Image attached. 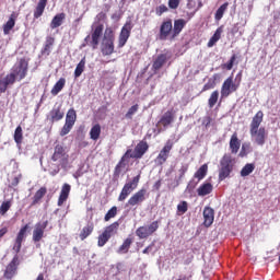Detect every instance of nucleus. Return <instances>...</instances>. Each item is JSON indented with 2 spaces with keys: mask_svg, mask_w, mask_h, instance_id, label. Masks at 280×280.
<instances>
[{
  "mask_svg": "<svg viewBox=\"0 0 280 280\" xmlns=\"http://www.w3.org/2000/svg\"><path fill=\"white\" fill-rule=\"evenodd\" d=\"M47 194V188L46 187H42L39 188L34 197H33V201L31 203V207H36V205H38V202H40V200H43V197Z\"/></svg>",
  "mask_w": 280,
  "mask_h": 280,
  "instance_id": "nucleus-28",
  "label": "nucleus"
},
{
  "mask_svg": "<svg viewBox=\"0 0 280 280\" xmlns=\"http://www.w3.org/2000/svg\"><path fill=\"white\" fill-rule=\"evenodd\" d=\"M5 233H8V228H2L0 230V240H1V237H3V235H5Z\"/></svg>",
  "mask_w": 280,
  "mask_h": 280,
  "instance_id": "nucleus-62",
  "label": "nucleus"
},
{
  "mask_svg": "<svg viewBox=\"0 0 280 280\" xmlns=\"http://www.w3.org/2000/svg\"><path fill=\"white\" fill-rule=\"evenodd\" d=\"M86 66V58L83 57L81 61L77 65L74 70V78H80L84 73V67Z\"/></svg>",
  "mask_w": 280,
  "mask_h": 280,
  "instance_id": "nucleus-39",
  "label": "nucleus"
},
{
  "mask_svg": "<svg viewBox=\"0 0 280 280\" xmlns=\"http://www.w3.org/2000/svg\"><path fill=\"white\" fill-rule=\"evenodd\" d=\"M242 143L240 142V139L237 138V133H233L230 139V150L232 154H237L240 152Z\"/></svg>",
  "mask_w": 280,
  "mask_h": 280,
  "instance_id": "nucleus-25",
  "label": "nucleus"
},
{
  "mask_svg": "<svg viewBox=\"0 0 280 280\" xmlns=\"http://www.w3.org/2000/svg\"><path fill=\"white\" fill-rule=\"evenodd\" d=\"M66 83L67 80H65V78L59 79L50 91L51 95H58V93L65 89Z\"/></svg>",
  "mask_w": 280,
  "mask_h": 280,
  "instance_id": "nucleus-33",
  "label": "nucleus"
},
{
  "mask_svg": "<svg viewBox=\"0 0 280 280\" xmlns=\"http://www.w3.org/2000/svg\"><path fill=\"white\" fill-rule=\"evenodd\" d=\"M148 190H145V188L138 190L128 199L126 207H139L140 205H143V202H145Z\"/></svg>",
  "mask_w": 280,
  "mask_h": 280,
  "instance_id": "nucleus-10",
  "label": "nucleus"
},
{
  "mask_svg": "<svg viewBox=\"0 0 280 280\" xmlns=\"http://www.w3.org/2000/svg\"><path fill=\"white\" fill-rule=\"evenodd\" d=\"M167 58H170L167 56V54H161L159 55L155 60L153 61V69L154 71H159V69H161L163 67V65H165V62H167Z\"/></svg>",
  "mask_w": 280,
  "mask_h": 280,
  "instance_id": "nucleus-26",
  "label": "nucleus"
},
{
  "mask_svg": "<svg viewBox=\"0 0 280 280\" xmlns=\"http://www.w3.org/2000/svg\"><path fill=\"white\" fill-rule=\"evenodd\" d=\"M93 233V224L90 223L86 226H84L80 233V238L82 241L86 240L89 237V235H91Z\"/></svg>",
  "mask_w": 280,
  "mask_h": 280,
  "instance_id": "nucleus-41",
  "label": "nucleus"
},
{
  "mask_svg": "<svg viewBox=\"0 0 280 280\" xmlns=\"http://www.w3.org/2000/svg\"><path fill=\"white\" fill-rule=\"evenodd\" d=\"M56 42V39L51 36L46 38L45 42V47L43 49V54H45L46 56H49L51 54V47H54V43Z\"/></svg>",
  "mask_w": 280,
  "mask_h": 280,
  "instance_id": "nucleus-38",
  "label": "nucleus"
},
{
  "mask_svg": "<svg viewBox=\"0 0 280 280\" xmlns=\"http://www.w3.org/2000/svg\"><path fill=\"white\" fill-rule=\"evenodd\" d=\"M130 32H132V22L128 21L120 31L118 47H124L126 43H128V39L130 38Z\"/></svg>",
  "mask_w": 280,
  "mask_h": 280,
  "instance_id": "nucleus-12",
  "label": "nucleus"
},
{
  "mask_svg": "<svg viewBox=\"0 0 280 280\" xmlns=\"http://www.w3.org/2000/svg\"><path fill=\"white\" fill-rule=\"evenodd\" d=\"M10 84H14V82H10L8 80V74L5 75L4 79H0V94L5 93V91H8V86H10Z\"/></svg>",
  "mask_w": 280,
  "mask_h": 280,
  "instance_id": "nucleus-43",
  "label": "nucleus"
},
{
  "mask_svg": "<svg viewBox=\"0 0 280 280\" xmlns=\"http://www.w3.org/2000/svg\"><path fill=\"white\" fill-rule=\"evenodd\" d=\"M110 240L109 236H107L104 232L98 236V243L97 245L100 247L105 246L106 242H108Z\"/></svg>",
  "mask_w": 280,
  "mask_h": 280,
  "instance_id": "nucleus-50",
  "label": "nucleus"
},
{
  "mask_svg": "<svg viewBox=\"0 0 280 280\" xmlns=\"http://www.w3.org/2000/svg\"><path fill=\"white\" fill-rule=\"evenodd\" d=\"M77 119H78V114L75 113V109L70 108L67 112L66 122L60 131V137H66V135H69V132H71V130L73 129V126H75Z\"/></svg>",
  "mask_w": 280,
  "mask_h": 280,
  "instance_id": "nucleus-6",
  "label": "nucleus"
},
{
  "mask_svg": "<svg viewBox=\"0 0 280 280\" xmlns=\"http://www.w3.org/2000/svg\"><path fill=\"white\" fill-rule=\"evenodd\" d=\"M50 121H60L65 117V112L62 110V107L60 105L55 106L49 112Z\"/></svg>",
  "mask_w": 280,
  "mask_h": 280,
  "instance_id": "nucleus-23",
  "label": "nucleus"
},
{
  "mask_svg": "<svg viewBox=\"0 0 280 280\" xmlns=\"http://www.w3.org/2000/svg\"><path fill=\"white\" fill-rule=\"evenodd\" d=\"M45 8H47V0H39L34 11V19H40L43 12H45Z\"/></svg>",
  "mask_w": 280,
  "mask_h": 280,
  "instance_id": "nucleus-30",
  "label": "nucleus"
},
{
  "mask_svg": "<svg viewBox=\"0 0 280 280\" xmlns=\"http://www.w3.org/2000/svg\"><path fill=\"white\" fill-rule=\"evenodd\" d=\"M103 32L104 24H97L92 33V40L90 42L93 49H97V45H100V38H102Z\"/></svg>",
  "mask_w": 280,
  "mask_h": 280,
  "instance_id": "nucleus-17",
  "label": "nucleus"
},
{
  "mask_svg": "<svg viewBox=\"0 0 280 280\" xmlns=\"http://www.w3.org/2000/svg\"><path fill=\"white\" fill-rule=\"evenodd\" d=\"M178 5H180V0H168V8L171 10L178 9Z\"/></svg>",
  "mask_w": 280,
  "mask_h": 280,
  "instance_id": "nucleus-54",
  "label": "nucleus"
},
{
  "mask_svg": "<svg viewBox=\"0 0 280 280\" xmlns=\"http://www.w3.org/2000/svg\"><path fill=\"white\" fill-rule=\"evenodd\" d=\"M229 10V2H224L215 12L214 19L215 21H222V18L224 16V12Z\"/></svg>",
  "mask_w": 280,
  "mask_h": 280,
  "instance_id": "nucleus-40",
  "label": "nucleus"
},
{
  "mask_svg": "<svg viewBox=\"0 0 280 280\" xmlns=\"http://www.w3.org/2000/svg\"><path fill=\"white\" fill-rule=\"evenodd\" d=\"M81 176H84V171H82V167H80L74 174L73 178H81Z\"/></svg>",
  "mask_w": 280,
  "mask_h": 280,
  "instance_id": "nucleus-59",
  "label": "nucleus"
},
{
  "mask_svg": "<svg viewBox=\"0 0 280 280\" xmlns=\"http://www.w3.org/2000/svg\"><path fill=\"white\" fill-rule=\"evenodd\" d=\"M235 91H237V84L233 83V77H230L222 84L221 96L229 97Z\"/></svg>",
  "mask_w": 280,
  "mask_h": 280,
  "instance_id": "nucleus-13",
  "label": "nucleus"
},
{
  "mask_svg": "<svg viewBox=\"0 0 280 280\" xmlns=\"http://www.w3.org/2000/svg\"><path fill=\"white\" fill-rule=\"evenodd\" d=\"M172 148H174V143L172 140L166 141L165 145L162 148L154 162L155 165H164L170 159V153L172 152Z\"/></svg>",
  "mask_w": 280,
  "mask_h": 280,
  "instance_id": "nucleus-8",
  "label": "nucleus"
},
{
  "mask_svg": "<svg viewBox=\"0 0 280 280\" xmlns=\"http://www.w3.org/2000/svg\"><path fill=\"white\" fill-rule=\"evenodd\" d=\"M203 224L209 228L213 224V220H215V211L211 207H206L203 209Z\"/></svg>",
  "mask_w": 280,
  "mask_h": 280,
  "instance_id": "nucleus-20",
  "label": "nucleus"
},
{
  "mask_svg": "<svg viewBox=\"0 0 280 280\" xmlns=\"http://www.w3.org/2000/svg\"><path fill=\"white\" fill-rule=\"evenodd\" d=\"M21 177L22 175H18L15 177H13L12 182H11V187H16L19 185V183L21 182Z\"/></svg>",
  "mask_w": 280,
  "mask_h": 280,
  "instance_id": "nucleus-57",
  "label": "nucleus"
},
{
  "mask_svg": "<svg viewBox=\"0 0 280 280\" xmlns=\"http://www.w3.org/2000/svg\"><path fill=\"white\" fill-rule=\"evenodd\" d=\"M115 215H117V207L116 206L112 207L107 211V213L105 214V218H104L105 222H108L109 220H112V218H115Z\"/></svg>",
  "mask_w": 280,
  "mask_h": 280,
  "instance_id": "nucleus-47",
  "label": "nucleus"
},
{
  "mask_svg": "<svg viewBox=\"0 0 280 280\" xmlns=\"http://www.w3.org/2000/svg\"><path fill=\"white\" fill-rule=\"evenodd\" d=\"M69 194H71V185L63 184L61 187V191L58 199V207H62L65 202H67V199L69 198Z\"/></svg>",
  "mask_w": 280,
  "mask_h": 280,
  "instance_id": "nucleus-22",
  "label": "nucleus"
},
{
  "mask_svg": "<svg viewBox=\"0 0 280 280\" xmlns=\"http://www.w3.org/2000/svg\"><path fill=\"white\" fill-rule=\"evenodd\" d=\"M139 110V105L136 104V105H132L127 114L125 115L126 119H132L133 115Z\"/></svg>",
  "mask_w": 280,
  "mask_h": 280,
  "instance_id": "nucleus-49",
  "label": "nucleus"
},
{
  "mask_svg": "<svg viewBox=\"0 0 280 280\" xmlns=\"http://www.w3.org/2000/svg\"><path fill=\"white\" fill-rule=\"evenodd\" d=\"M221 37H222V27H219L209 39L208 47H213V45H215V43H218V40H220Z\"/></svg>",
  "mask_w": 280,
  "mask_h": 280,
  "instance_id": "nucleus-36",
  "label": "nucleus"
},
{
  "mask_svg": "<svg viewBox=\"0 0 280 280\" xmlns=\"http://www.w3.org/2000/svg\"><path fill=\"white\" fill-rule=\"evenodd\" d=\"M49 224L48 221L38 222L35 224V228L33 230V242H40L45 235V229H47V225Z\"/></svg>",
  "mask_w": 280,
  "mask_h": 280,
  "instance_id": "nucleus-15",
  "label": "nucleus"
},
{
  "mask_svg": "<svg viewBox=\"0 0 280 280\" xmlns=\"http://www.w3.org/2000/svg\"><path fill=\"white\" fill-rule=\"evenodd\" d=\"M207 172H209V166L207 164L201 165L194 174V178L188 183L187 189H196L198 183L207 176Z\"/></svg>",
  "mask_w": 280,
  "mask_h": 280,
  "instance_id": "nucleus-9",
  "label": "nucleus"
},
{
  "mask_svg": "<svg viewBox=\"0 0 280 280\" xmlns=\"http://www.w3.org/2000/svg\"><path fill=\"white\" fill-rule=\"evenodd\" d=\"M189 170V166L187 164L182 165V167L179 168V178H183V176H185V174H187V171Z\"/></svg>",
  "mask_w": 280,
  "mask_h": 280,
  "instance_id": "nucleus-55",
  "label": "nucleus"
},
{
  "mask_svg": "<svg viewBox=\"0 0 280 280\" xmlns=\"http://www.w3.org/2000/svg\"><path fill=\"white\" fill-rule=\"evenodd\" d=\"M172 121H174V116L172 115V112H166L161 120H160V124L162 126H164V128H167V126H170V124H172Z\"/></svg>",
  "mask_w": 280,
  "mask_h": 280,
  "instance_id": "nucleus-35",
  "label": "nucleus"
},
{
  "mask_svg": "<svg viewBox=\"0 0 280 280\" xmlns=\"http://www.w3.org/2000/svg\"><path fill=\"white\" fill-rule=\"evenodd\" d=\"M101 51L103 56H110L115 51V44L112 40H103L101 44Z\"/></svg>",
  "mask_w": 280,
  "mask_h": 280,
  "instance_id": "nucleus-24",
  "label": "nucleus"
},
{
  "mask_svg": "<svg viewBox=\"0 0 280 280\" xmlns=\"http://www.w3.org/2000/svg\"><path fill=\"white\" fill-rule=\"evenodd\" d=\"M255 172V164L247 163L242 170H241V176L243 178H246V176H250Z\"/></svg>",
  "mask_w": 280,
  "mask_h": 280,
  "instance_id": "nucleus-37",
  "label": "nucleus"
},
{
  "mask_svg": "<svg viewBox=\"0 0 280 280\" xmlns=\"http://www.w3.org/2000/svg\"><path fill=\"white\" fill-rule=\"evenodd\" d=\"M173 27L174 24H172V20L168 19L163 21L160 25V33L158 35L159 40H167L170 36L172 38V32H174Z\"/></svg>",
  "mask_w": 280,
  "mask_h": 280,
  "instance_id": "nucleus-11",
  "label": "nucleus"
},
{
  "mask_svg": "<svg viewBox=\"0 0 280 280\" xmlns=\"http://www.w3.org/2000/svg\"><path fill=\"white\" fill-rule=\"evenodd\" d=\"M215 86V80H209L207 84H205L203 90L209 91V89H214Z\"/></svg>",
  "mask_w": 280,
  "mask_h": 280,
  "instance_id": "nucleus-56",
  "label": "nucleus"
},
{
  "mask_svg": "<svg viewBox=\"0 0 280 280\" xmlns=\"http://www.w3.org/2000/svg\"><path fill=\"white\" fill-rule=\"evenodd\" d=\"M104 16H105V14L101 12V13H98L96 15V20L95 21H102L104 19Z\"/></svg>",
  "mask_w": 280,
  "mask_h": 280,
  "instance_id": "nucleus-63",
  "label": "nucleus"
},
{
  "mask_svg": "<svg viewBox=\"0 0 280 280\" xmlns=\"http://www.w3.org/2000/svg\"><path fill=\"white\" fill-rule=\"evenodd\" d=\"M159 231V221H153L149 225L140 226L136 230V235L139 237V240H148L150 235L153 233H156Z\"/></svg>",
  "mask_w": 280,
  "mask_h": 280,
  "instance_id": "nucleus-7",
  "label": "nucleus"
},
{
  "mask_svg": "<svg viewBox=\"0 0 280 280\" xmlns=\"http://www.w3.org/2000/svg\"><path fill=\"white\" fill-rule=\"evenodd\" d=\"M100 135H102V126L96 124L90 130V139H92V141H97V139H100Z\"/></svg>",
  "mask_w": 280,
  "mask_h": 280,
  "instance_id": "nucleus-32",
  "label": "nucleus"
},
{
  "mask_svg": "<svg viewBox=\"0 0 280 280\" xmlns=\"http://www.w3.org/2000/svg\"><path fill=\"white\" fill-rule=\"evenodd\" d=\"M140 179H141V175H137L136 177L132 178V180H129L124 185L118 196V202H124V200H126V198H128L130 194H132L135 189L139 187Z\"/></svg>",
  "mask_w": 280,
  "mask_h": 280,
  "instance_id": "nucleus-5",
  "label": "nucleus"
},
{
  "mask_svg": "<svg viewBox=\"0 0 280 280\" xmlns=\"http://www.w3.org/2000/svg\"><path fill=\"white\" fill-rule=\"evenodd\" d=\"M27 229H30L28 224L21 228V230L19 231V233L16 235L15 243L13 245V250L16 253V255H18V253H21L23 240H25V237H27Z\"/></svg>",
  "mask_w": 280,
  "mask_h": 280,
  "instance_id": "nucleus-14",
  "label": "nucleus"
},
{
  "mask_svg": "<svg viewBox=\"0 0 280 280\" xmlns=\"http://www.w3.org/2000/svg\"><path fill=\"white\" fill-rule=\"evenodd\" d=\"M242 152H250V143H243Z\"/></svg>",
  "mask_w": 280,
  "mask_h": 280,
  "instance_id": "nucleus-60",
  "label": "nucleus"
},
{
  "mask_svg": "<svg viewBox=\"0 0 280 280\" xmlns=\"http://www.w3.org/2000/svg\"><path fill=\"white\" fill-rule=\"evenodd\" d=\"M176 280H191V273L180 275Z\"/></svg>",
  "mask_w": 280,
  "mask_h": 280,
  "instance_id": "nucleus-61",
  "label": "nucleus"
},
{
  "mask_svg": "<svg viewBox=\"0 0 280 280\" xmlns=\"http://www.w3.org/2000/svg\"><path fill=\"white\" fill-rule=\"evenodd\" d=\"M65 19H66L65 13H58L57 15H55L50 22V28L56 30L57 27H60V25H62Z\"/></svg>",
  "mask_w": 280,
  "mask_h": 280,
  "instance_id": "nucleus-29",
  "label": "nucleus"
},
{
  "mask_svg": "<svg viewBox=\"0 0 280 280\" xmlns=\"http://www.w3.org/2000/svg\"><path fill=\"white\" fill-rule=\"evenodd\" d=\"M36 280H45V275L39 273L36 278Z\"/></svg>",
  "mask_w": 280,
  "mask_h": 280,
  "instance_id": "nucleus-64",
  "label": "nucleus"
},
{
  "mask_svg": "<svg viewBox=\"0 0 280 280\" xmlns=\"http://www.w3.org/2000/svg\"><path fill=\"white\" fill-rule=\"evenodd\" d=\"M211 191H213V185L211 183H205L197 189L198 196L201 197L209 196Z\"/></svg>",
  "mask_w": 280,
  "mask_h": 280,
  "instance_id": "nucleus-27",
  "label": "nucleus"
},
{
  "mask_svg": "<svg viewBox=\"0 0 280 280\" xmlns=\"http://www.w3.org/2000/svg\"><path fill=\"white\" fill-rule=\"evenodd\" d=\"M119 229V222H114L110 225H108L105 230H104V234L113 237V235H115L117 233V230Z\"/></svg>",
  "mask_w": 280,
  "mask_h": 280,
  "instance_id": "nucleus-34",
  "label": "nucleus"
},
{
  "mask_svg": "<svg viewBox=\"0 0 280 280\" xmlns=\"http://www.w3.org/2000/svg\"><path fill=\"white\" fill-rule=\"evenodd\" d=\"M148 142L140 141L135 150L129 153V159H142L143 154L148 152Z\"/></svg>",
  "mask_w": 280,
  "mask_h": 280,
  "instance_id": "nucleus-16",
  "label": "nucleus"
},
{
  "mask_svg": "<svg viewBox=\"0 0 280 280\" xmlns=\"http://www.w3.org/2000/svg\"><path fill=\"white\" fill-rule=\"evenodd\" d=\"M103 40L115 43V34L113 33V28L108 27L105 30Z\"/></svg>",
  "mask_w": 280,
  "mask_h": 280,
  "instance_id": "nucleus-46",
  "label": "nucleus"
},
{
  "mask_svg": "<svg viewBox=\"0 0 280 280\" xmlns=\"http://www.w3.org/2000/svg\"><path fill=\"white\" fill-rule=\"evenodd\" d=\"M261 121H264V112L259 110L253 117V120L249 125V135L252 137V141L256 143V145L264 147L266 144V128L260 127Z\"/></svg>",
  "mask_w": 280,
  "mask_h": 280,
  "instance_id": "nucleus-1",
  "label": "nucleus"
},
{
  "mask_svg": "<svg viewBox=\"0 0 280 280\" xmlns=\"http://www.w3.org/2000/svg\"><path fill=\"white\" fill-rule=\"evenodd\" d=\"M236 58L237 57L235 55H233L231 57V59L229 60V62L224 65V67H225V69H228V71H231V69H233V65L235 63Z\"/></svg>",
  "mask_w": 280,
  "mask_h": 280,
  "instance_id": "nucleus-53",
  "label": "nucleus"
},
{
  "mask_svg": "<svg viewBox=\"0 0 280 280\" xmlns=\"http://www.w3.org/2000/svg\"><path fill=\"white\" fill-rule=\"evenodd\" d=\"M132 244V240L131 238H127L122 245L119 247L118 253H128L130 245Z\"/></svg>",
  "mask_w": 280,
  "mask_h": 280,
  "instance_id": "nucleus-48",
  "label": "nucleus"
},
{
  "mask_svg": "<svg viewBox=\"0 0 280 280\" xmlns=\"http://www.w3.org/2000/svg\"><path fill=\"white\" fill-rule=\"evenodd\" d=\"M19 266V255H15L12 261L7 266L4 271V277L7 279H12L16 275V267Z\"/></svg>",
  "mask_w": 280,
  "mask_h": 280,
  "instance_id": "nucleus-18",
  "label": "nucleus"
},
{
  "mask_svg": "<svg viewBox=\"0 0 280 280\" xmlns=\"http://www.w3.org/2000/svg\"><path fill=\"white\" fill-rule=\"evenodd\" d=\"M186 25L187 21H185L184 19L175 20L173 25L172 38H176L177 36H179L180 32L185 30Z\"/></svg>",
  "mask_w": 280,
  "mask_h": 280,
  "instance_id": "nucleus-21",
  "label": "nucleus"
},
{
  "mask_svg": "<svg viewBox=\"0 0 280 280\" xmlns=\"http://www.w3.org/2000/svg\"><path fill=\"white\" fill-rule=\"evenodd\" d=\"M51 161H54V163H56V165L62 170H67L69 167V154L67 153L65 147L61 144H57L55 147Z\"/></svg>",
  "mask_w": 280,
  "mask_h": 280,
  "instance_id": "nucleus-3",
  "label": "nucleus"
},
{
  "mask_svg": "<svg viewBox=\"0 0 280 280\" xmlns=\"http://www.w3.org/2000/svg\"><path fill=\"white\" fill-rule=\"evenodd\" d=\"M16 15L13 13L10 15L8 22L3 25V33L5 35L10 34V31L16 25Z\"/></svg>",
  "mask_w": 280,
  "mask_h": 280,
  "instance_id": "nucleus-31",
  "label": "nucleus"
},
{
  "mask_svg": "<svg viewBox=\"0 0 280 280\" xmlns=\"http://www.w3.org/2000/svg\"><path fill=\"white\" fill-rule=\"evenodd\" d=\"M10 207H11L10 201L2 202V205L0 206L1 215H5V213H8V211H10Z\"/></svg>",
  "mask_w": 280,
  "mask_h": 280,
  "instance_id": "nucleus-51",
  "label": "nucleus"
},
{
  "mask_svg": "<svg viewBox=\"0 0 280 280\" xmlns=\"http://www.w3.org/2000/svg\"><path fill=\"white\" fill-rule=\"evenodd\" d=\"M14 141L18 144L23 142V128L21 126H18L14 131Z\"/></svg>",
  "mask_w": 280,
  "mask_h": 280,
  "instance_id": "nucleus-44",
  "label": "nucleus"
},
{
  "mask_svg": "<svg viewBox=\"0 0 280 280\" xmlns=\"http://www.w3.org/2000/svg\"><path fill=\"white\" fill-rule=\"evenodd\" d=\"M189 209V205L187 201H182L177 205V212L179 215H184V213H187V210Z\"/></svg>",
  "mask_w": 280,
  "mask_h": 280,
  "instance_id": "nucleus-45",
  "label": "nucleus"
},
{
  "mask_svg": "<svg viewBox=\"0 0 280 280\" xmlns=\"http://www.w3.org/2000/svg\"><path fill=\"white\" fill-rule=\"evenodd\" d=\"M167 5L165 4H161L158 8H155V14L156 16H163V14H165V12H167Z\"/></svg>",
  "mask_w": 280,
  "mask_h": 280,
  "instance_id": "nucleus-52",
  "label": "nucleus"
},
{
  "mask_svg": "<svg viewBox=\"0 0 280 280\" xmlns=\"http://www.w3.org/2000/svg\"><path fill=\"white\" fill-rule=\"evenodd\" d=\"M219 97H220V92L214 91V92L211 93V95L208 100L209 108H213V106H215V104H218Z\"/></svg>",
  "mask_w": 280,
  "mask_h": 280,
  "instance_id": "nucleus-42",
  "label": "nucleus"
},
{
  "mask_svg": "<svg viewBox=\"0 0 280 280\" xmlns=\"http://www.w3.org/2000/svg\"><path fill=\"white\" fill-rule=\"evenodd\" d=\"M202 126H205V128H209V126H211V118L209 116L203 117Z\"/></svg>",
  "mask_w": 280,
  "mask_h": 280,
  "instance_id": "nucleus-58",
  "label": "nucleus"
},
{
  "mask_svg": "<svg viewBox=\"0 0 280 280\" xmlns=\"http://www.w3.org/2000/svg\"><path fill=\"white\" fill-rule=\"evenodd\" d=\"M130 152H132V149L127 150L126 153L120 159V161L118 162V164L116 165L114 171L115 178H119V175L121 174V170L126 167V161L130 159Z\"/></svg>",
  "mask_w": 280,
  "mask_h": 280,
  "instance_id": "nucleus-19",
  "label": "nucleus"
},
{
  "mask_svg": "<svg viewBox=\"0 0 280 280\" xmlns=\"http://www.w3.org/2000/svg\"><path fill=\"white\" fill-rule=\"evenodd\" d=\"M233 158L229 154L223 155L220 161V170H219V180H225L231 176V172H233Z\"/></svg>",
  "mask_w": 280,
  "mask_h": 280,
  "instance_id": "nucleus-4",
  "label": "nucleus"
},
{
  "mask_svg": "<svg viewBox=\"0 0 280 280\" xmlns=\"http://www.w3.org/2000/svg\"><path fill=\"white\" fill-rule=\"evenodd\" d=\"M30 71V61L25 58L19 59L14 66L11 68V72L8 74L9 82H21L27 78V72Z\"/></svg>",
  "mask_w": 280,
  "mask_h": 280,
  "instance_id": "nucleus-2",
  "label": "nucleus"
}]
</instances>
